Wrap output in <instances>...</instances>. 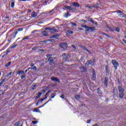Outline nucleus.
I'll use <instances>...</instances> for the list:
<instances>
[{
    "mask_svg": "<svg viewBox=\"0 0 126 126\" xmlns=\"http://www.w3.org/2000/svg\"><path fill=\"white\" fill-rule=\"evenodd\" d=\"M81 27H83L84 28H85V29H86L85 30V32H88L89 31H95V30H96V29H95V28L94 27H88L87 26V25H83L82 24L81 25Z\"/></svg>",
    "mask_w": 126,
    "mask_h": 126,
    "instance_id": "nucleus-1",
    "label": "nucleus"
},
{
    "mask_svg": "<svg viewBox=\"0 0 126 126\" xmlns=\"http://www.w3.org/2000/svg\"><path fill=\"white\" fill-rule=\"evenodd\" d=\"M111 63H112L115 69H118V67H119L120 65L119 64V62H118L117 60H113L111 61Z\"/></svg>",
    "mask_w": 126,
    "mask_h": 126,
    "instance_id": "nucleus-2",
    "label": "nucleus"
},
{
    "mask_svg": "<svg viewBox=\"0 0 126 126\" xmlns=\"http://www.w3.org/2000/svg\"><path fill=\"white\" fill-rule=\"evenodd\" d=\"M59 46L61 49H63L64 50H65V49H66V48H67V43L62 42V43H59Z\"/></svg>",
    "mask_w": 126,
    "mask_h": 126,
    "instance_id": "nucleus-3",
    "label": "nucleus"
},
{
    "mask_svg": "<svg viewBox=\"0 0 126 126\" xmlns=\"http://www.w3.org/2000/svg\"><path fill=\"white\" fill-rule=\"evenodd\" d=\"M93 63V62L92 61V60H89V61H87V62L85 64V66L86 67H89V64H91V65H92Z\"/></svg>",
    "mask_w": 126,
    "mask_h": 126,
    "instance_id": "nucleus-4",
    "label": "nucleus"
},
{
    "mask_svg": "<svg viewBox=\"0 0 126 126\" xmlns=\"http://www.w3.org/2000/svg\"><path fill=\"white\" fill-rule=\"evenodd\" d=\"M56 59V57L49 58L48 59V62H49V63H50V64H52V63H55V60Z\"/></svg>",
    "mask_w": 126,
    "mask_h": 126,
    "instance_id": "nucleus-5",
    "label": "nucleus"
},
{
    "mask_svg": "<svg viewBox=\"0 0 126 126\" xmlns=\"http://www.w3.org/2000/svg\"><path fill=\"white\" fill-rule=\"evenodd\" d=\"M86 19H87L88 21H90V22H91L93 24H95V22L93 20L92 18L90 17H86Z\"/></svg>",
    "mask_w": 126,
    "mask_h": 126,
    "instance_id": "nucleus-6",
    "label": "nucleus"
},
{
    "mask_svg": "<svg viewBox=\"0 0 126 126\" xmlns=\"http://www.w3.org/2000/svg\"><path fill=\"white\" fill-rule=\"evenodd\" d=\"M116 12H117L119 16H120V17H121L122 18H124V15H123V11H121V10H117L116 11Z\"/></svg>",
    "mask_w": 126,
    "mask_h": 126,
    "instance_id": "nucleus-7",
    "label": "nucleus"
},
{
    "mask_svg": "<svg viewBox=\"0 0 126 126\" xmlns=\"http://www.w3.org/2000/svg\"><path fill=\"white\" fill-rule=\"evenodd\" d=\"M79 69H80V70H81V71L84 72H86V71H87V69L83 65L79 67Z\"/></svg>",
    "mask_w": 126,
    "mask_h": 126,
    "instance_id": "nucleus-8",
    "label": "nucleus"
},
{
    "mask_svg": "<svg viewBox=\"0 0 126 126\" xmlns=\"http://www.w3.org/2000/svg\"><path fill=\"white\" fill-rule=\"evenodd\" d=\"M51 80L52 81H56V82H61V81H60V79L57 78V77H53L51 78Z\"/></svg>",
    "mask_w": 126,
    "mask_h": 126,
    "instance_id": "nucleus-9",
    "label": "nucleus"
},
{
    "mask_svg": "<svg viewBox=\"0 0 126 126\" xmlns=\"http://www.w3.org/2000/svg\"><path fill=\"white\" fill-rule=\"evenodd\" d=\"M30 37H31V35H28V36H25L24 38H23L22 39V40H21L20 42H25V40H28V39H29L30 38Z\"/></svg>",
    "mask_w": 126,
    "mask_h": 126,
    "instance_id": "nucleus-10",
    "label": "nucleus"
},
{
    "mask_svg": "<svg viewBox=\"0 0 126 126\" xmlns=\"http://www.w3.org/2000/svg\"><path fill=\"white\" fill-rule=\"evenodd\" d=\"M71 4L72 6H75V7H79L80 6V4H79V3L75 2H72Z\"/></svg>",
    "mask_w": 126,
    "mask_h": 126,
    "instance_id": "nucleus-11",
    "label": "nucleus"
},
{
    "mask_svg": "<svg viewBox=\"0 0 126 126\" xmlns=\"http://www.w3.org/2000/svg\"><path fill=\"white\" fill-rule=\"evenodd\" d=\"M109 81V79L107 77H105L104 78V85H105L106 87H108V82Z\"/></svg>",
    "mask_w": 126,
    "mask_h": 126,
    "instance_id": "nucleus-12",
    "label": "nucleus"
},
{
    "mask_svg": "<svg viewBox=\"0 0 126 126\" xmlns=\"http://www.w3.org/2000/svg\"><path fill=\"white\" fill-rule=\"evenodd\" d=\"M105 72L106 75L108 76L109 75V65L105 66Z\"/></svg>",
    "mask_w": 126,
    "mask_h": 126,
    "instance_id": "nucleus-13",
    "label": "nucleus"
},
{
    "mask_svg": "<svg viewBox=\"0 0 126 126\" xmlns=\"http://www.w3.org/2000/svg\"><path fill=\"white\" fill-rule=\"evenodd\" d=\"M124 96H125V92H121L119 93L120 98H121V99H123Z\"/></svg>",
    "mask_w": 126,
    "mask_h": 126,
    "instance_id": "nucleus-14",
    "label": "nucleus"
},
{
    "mask_svg": "<svg viewBox=\"0 0 126 126\" xmlns=\"http://www.w3.org/2000/svg\"><path fill=\"white\" fill-rule=\"evenodd\" d=\"M118 91L120 92H125V89L122 86H118Z\"/></svg>",
    "mask_w": 126,
    "mask_h": 126,
    "instance_id": "nucleus-15",
    "label": "nucleus"
},
{
    "mask_svg": "<svg viewBox=\"0 0 126 126\" xmlns=\"http://www.w3.org/2000/svg\"><path fill=\"white\" fill-rule=\"evenodd\" d=\"M18 33V32H14L12 34H11V37L14 39V38H15L16 37V35H17V33Z\"/></svg>",
    "mask_w": 126,
    "mask_h": 126,
    "instance_id": "nucleus-16",
    "label": "nucleus"
},
{
    "mask_svg": "<svg viewBox=\"0 0 126 126\" xmlns=\"http://www.w3.org/2000/svg\"><path fill=\"white\" fill-rule=\"evenodd\" d=\"M112 29L113 30V32L114 31H116V32H120V28H118V27H114V28H112Z\"/></svg>",
    "mask_w": 126,
    "mask_h": 126,
    "instance_id": "nucleus-17",
    "label": "nucleus"
},
{
    "mask_svg": "<svg viewBox=\"0 0 126 126\" xmlns=\"http://www.w3.org/2000/svg\"><path fill=\"white\" fill-rule=\"evenodd\" d=\"M65 8H67V9H68L69 10H72L73 11H74V8L71 7V6H68L67 5L65 6Z\"/></svg>",
    "mask_w": 126,
    "mask_h": 126,
    "instance_id": "nucleus-18",
    "label": "nucleus"
},
{
    "mask_svg": "<svg viewBox=\"0 0 126 126\" xmlns=\"http://www.w3.org/2000/svg\"><path fill=\"white\" fill-rule=\"evenodd\" d=\"M37 14H38L36 12L33 11L32 13V17H36Z\"/></svg>",
    "mask_w": 126,
    "mask_h": 126,
    "instance_id": "nucleus-19",
    "label": "nucleus"
},
{
    "mask_svg": "<svg viewBox=\"0 0 126 126\" xmlns=\"http://www.w3.org/2000/svg\"><path fill=\"white\" fill-rule=\"evenodd\" d=\"M42 95V93L41 92H38V95H37L35 97V100H37V99H39L41 97V95Z\"/></svg>",
    "mask_w": 126,
    "mask_h": 126,
    "instance_id": "nucleus-20",
    "label": "nucleus"
},
{
    "mask_svg": "<svg viewBox=\"0 0 126 126\" xmlns=\"http://www.w3.org/2000/svg\"><path fill=\"white\" fill-rule=\"evenodd\" d=\"M97 91L98 94H99V95H102V91L101 90V89H100V88H97Z\"/></svg>",
    "mask_w": 126,
    "mask_h": 126,
    "instance_id": "nucleus-21",
    "label": "nucleus"
},
{
    "mask_svg": "<svg viewBox=\"0 0 126 126\" xmlns=\"http://www.w3.org/2000/svg\"><path fill=\"white\" fill-rule=\"evenodd\" d=\"M42 35H43V36H48V32H46V31H42Z\"/></svg>",
    "mask_w": 126,
    "mask_h": 126,
    "instance_id": "nucleus-22",
    "label": "nucleus"
},
{
    "mask_svg": "<svg viewBox=\"0 0 126 126\" xmlns=\"http://www.w3.org/2000/svg\"><path fill=\"white\" fill-rule=\"evenodd\" d=\"M17 74H24V71L20 70L17 72Z\"/></svg>",
    "mask_w": 126,
    "mask_h": 126,
    "instance_id": "nucleus-23",
    "label": "nucleus"
},
{
    "mask_svg": "<svg viewBox=\"0 0 126 126\" xmlns=\"http://www.w3.org/2000/svg\"><path fill=\"white\" fill-rule=\"evenodd\" d=\"M86 7H87L90 9H93V6L90 5V4H87V5H86Z\"/></svg>",
    "mask_w": 126,
    "mask_h": 126,
    "instance_id": "nucleus-24",
    "label": "nucleus"
},
{
    "mask_svg": "<svg viewBox=\"0 0 126 126\" xmlns=\"http://www.w3.org/2000/svg\"><path fill=\"white\" fill-rule=\"evenodd\" d=\"M23 75L21 76V79H24V78H26V75H25V73L24 72V74H22Z\"/></svg>",
    "mask_w": 126,
    "mask_h": 126,
    "instance_id": "nucleus-25",
    "label": "nucleus"
},
{
    "mask_svg": "<svg viewBox=\"0 0 126 126\" xmlns=\"http://www.w3.org/2000/svg\"><path fill=\"white\" fill-rule=\"evenodd\" d=\"M46 57L48 59H52V57H53V54H47L46 55Z\"/></svg>",
    "mask_w": 126,
    "mask_h": 126,
    "instance_id": "nucleus-26",
    "label": "nucleus"
},
{
    "mask_svg": "<svg viewBox=\"0 0 126 126\" xmlns=\"http://www.w3.org/2000/svg\"><path fill=\"white\" fill-rule=\"evenodd\" d=\"M3 55L2 56V59H4V58H6L7 57V55L5 53H3Z\"/></svg>",
    "mask_w": 126,
    "mask_h": 126,
    "instance_id": "nucleus-27",
    "label": "nucleus"
},
{
    "mask_svg": "<svg viewBox=\"0 0 126 126\" xmlns=\"http://www.w3.org/2000/svg\"><path fill=\"white\" fill-rule=\"evenodd\" d=\"M33 112H35L36 113H40V110H39V108H35L33 110Z\"/></svg>",
    "mask_w": 126,
    "mask_h": 126,
    "instance_id": "nucleus-28",
    "label": "nucleus"
},
{
    "mask_svg": "<svg viewBox=\"0 0 126 126\" xmlns=\"http://www.w3.org/2000/svg\"><path fill=\"white\" fill-rule=\"evenodd\" d=\"M4 81H5V79H3L1 82L0 83V86H1L3 83H4Z\"/></svg>",
    "mask_w": 126,
    "mask_h": 126,
    "instance_id": "nucleus-29",
    "label": "nucleus"
},
{
    "mask_svg": "<svg viewBox=\"0 0 126 126\" xmlns=\"http://www.w3.org/2000/svg\"><path fill=\"white\" fill-rule=\"evenodd\" d=\"M80 97H81L80 94H78L74 96V97L75 98V99H80Z\"/></svg>",
    "mask_w": 126,
    "mask_h": 126,
    "instance_id": "nucleus-30",
    "label": "nucleus"
},
{
    "mask_svg": "<svg viewBox=\"0 0 126 126\" xmlns=\"http://www.w3.org/2000/svg\"><path fill=\"white\" fill-rule=\"evenodd\" d=\"M57 94H56V93H52L51 94V98L52 99H54V98H55V96Z\"/></svg>",
    "mask_w": 126,
    "mask_h": 126,
    "instance_id": "nucleus-31",
    "label": "nucleus"
},
{
    "mask_svg": "<svg viewBox=\"0 0 126 126\" xmlns=\"http://www.w3.org/2000/svg\"><path fill=\"white\" fill-rule=\"evenodd\" d=\"M53 29H52V28L51 27H46L45 28V30H49L50 31H52V30H53Z\"/></svg>",
    "mask_w": 126,
    "mask_h": 126,
    "instance_id": "nucleus-32",
    "label": "nucleus"
},
{
    "mask_svg": "<svg viewBox=\"0 0 126 126\" xmlns=\"http://www.w3.org/2000/svg\"><path fill=\"white\" fill-rule=\"evenodd\" d=\"M50 91H49L45 94V97L44 98H43L44 100H46V99H47V98H48V97L47 96V95H48V94H49V93H50Z\"/></svg>",
    "mask_w": 126,
    "mask_h": 126,
    "instance_id": "nucleus-33",
    "label": "nucleus"
},
{
    "mask_svg": "<svg viewBox=\"0 0 126 126\" xmlns=\"http://www.w3.org/2000/svg\"><path fill=\"white\" fill-rule=\"evenodd\" d=\"M20 125V121H18L17 122L14 124L15 126H18Z\"/></svg>",
    "mask_w": 126,
    "mask_h": 126,
    "instance_id": "nucleus-34",
    "label": "nucleus"
},
{
    "mask_svg": "<svg viewBox=\"0 0 126 126\" xmlns=\"http://www.w3.org/2000/svg\"><path fill=\"white\" fill-rule=\"evenodd\" d=\"M52 29H53V30H52V31H54V32H56V33L58 32H59V31L57 30H56V29H55V27L52 28Z\"/></svg>",
    "mask_w": 126,
    "mask_h": 126,
    "instance_id": "nucleus-35",
    "label": "nucleus"
},
{
    "mask_svg": "<svg viewBox=\"0 0 126 126\" xmlns=\"http://www.w3.org/2000/svg\"><path fill=\"white\" fill-rule=\"evenodd\" d=\"M66 32L68 33L69 34H73V31L68 30V31H66Z\"/></svg>",
    "mask_w": 126,
    "mask_h": 126,
    "instance_id": "nucleus-36",
    "label": "nucleus"
},
{
    "mask_svg": "<svg viewBox=\"0 0 126 126\" xmlns=\"http://www.w3.org/2000/svg\"><path fill=\"white\" fill-rule=\"evenodd\" d=\"M63 60H65L66 62H68V58L67 57V56H65V57H63Z\"/></svg>",
    "mask_w": 126,
    "mask_h": 126,
    "instance_id": "nucleus-37",
    "label": "nucleus"
},
{
    "mask_svg": "<svg viewBox=\"0 0 126 126\" xmlns=\"http://www.w3.org/2000/svg\"><path fill=\"white\" fill-rule=\"evenodd\" d=\"M107 28H108V29H109V30L110 31H111V32H114V30H113V28H112L108 26H107Z\"/></svg>",
    "mask_w": 126,
    "mask_h": 126,
    "instance_id": "nucleus-38",
    "label": "nucleus"
},
{
    "mask_svg": "<svg viewBox=\"0 0 126 126\" xmlns=\"http://www.w3.org/2000/svg\"><path fill=\"white\" fill-rule=\"evenodd\" d=\"M14 5H15V3L14 1L12 2L11 3V7H12V8H13V7H14Z\"/></svg>",
    "mask_w": 126,
    "mask_h": 126,
    "instance_id": "nucleus-39",
    "label": "nucleus"
},
{
    "mask_svg": "<svg viewBox=\"0 0 126 126\" xmlns=\"http://www.w3.org/2000/svg\"><path fill=\"white\" fill-rule=\"evenodd\" d=\"M10 64H11V62H8V63H7L5 64L6 67H7V66H9V65H10Z\"/></svg>",
    "mask_w": 126,
    "mask_h": 126,
    "instance_id": "nucleus-40",
    "label": "nucleus"
},
{
    "mask_svg": "<svg viewBox=\"0 0 126 126\" xmlns=\"http://www.w3.org/2000/svg\"><path fill=\"white\" fill-rule=\"evenodd\" d=\"M79 47H81L82 48V49H83V50H85V51L86 50V48L85 47V46H82V45H79Z\"/></svg>",
    "mask_w": 126,
    "mask_h": 126,
    "instance_id": "nucleus-41",
    "label": "nucleus"
},
{
    "mask_svg": "<svg viewBox=\"0 0 126 126\" xmlns=\"http://www.w3.org/2000/svg\"><path fill=\"white\" fill-rule=\"evenodd\" d=\"M17 46V44H14L13 45L11 46V49H14V48H15V47H16Z\"/></svg>",
    "mask_w": 126,
    "mask_h": 126,
    "instance_id": "nucleus-42",
    "label": "nucleus"
},
{
    "mask_svg": "<svg viewBox=\"0 0 126 126\" xmlns=\"http://www.w3.org/2000/svg\"><path fill=\"white\" fill-rule=\"evenodd\" d=\"M102 35H103L104 36H106L107 37H109V35L108 34L105 33V32H101Z\"/></svg>",
    "mask_w": 126,
    "mask_h": 126,
    "instance_id": "nucleus-43",
    "label": "nucleus"
},
{
    "mask_svg": "<svg viewBox=\"0 0 126 126\" xmlns=\"http://www.w3.org/2000/svg\"><path fill=\"white\" fill-rule=\"evenodd\" d=\"M7 55L8 54H9V53H10V50H9V49H7V50L5 52H4Z\"/></svg>",
    "mask_w": 126,
    "mask_h": 126,
    "instance_id": "nucleus-44",
    "label": "nucleus"
},
{
    "mask_svg": "<svg viewBox=\"0 0 126 126\" xmlns=\"http://www.w3.org/2000/svg\"><path fill=\"white\" fill-rule=\"evenodd\" d=\"M93 78H96V74H95V72L93 71Z\"/></svg>",
    "mask_w": 126,
    "mask_h": 126,
    "instance_id": "nucleus-45",
    "label": "nucleus"
},
{
    "mask_svg": "<svg viewBox=\"0 0 126 126\" xmlns=\"http://www.w3.org/2000/svg\"><path fill=\"white\" fill-rule=\"evenodd\" d=\"M50 101H52V98H50L47 102H46L44 103V105H46L47 104H48V103H49V102H50Z\"/></svg>",
    "mask_w": 126,
    "mask_h": 126,
    "instance_id": "nucleus-46",
    "label": "nucleus"
},
{
    "mask_svg": "<svg viewBox=\"0 0 126 126\" xmlns=\"http://www.w3.org/2000/svg\"><path fill=\"white\" fill-rule=\"evenodd\" d=\"M36 85H34L32 86V90H35L36 89Z\"/></svg>",
    "mask_w": 126,
    "mask_h": 126,
    "instance_id": "nucleus-47",
    "label": "nucleus"
},
{
    "mask_svg": "<svg viewBox=\"0 0 126 126\" xmlns=\"http://www.w3.org/2000/svg\"><path fill=\"white\" fill-rule=\"evenodd\" d=\"M68 14H69V13H68V12H67V13H66L64 15L65 17H68Z\"/></svg>",
    "mask_w": 126,
    "mask_h": 126,
    "instance_id": "nucleus-48",
    "label": "nucleus"
},
{
    "mask_svg": "<svg viewBox=\"0 0 126 126\" xmlns=\"http://www.w3.org/2000/svg\"><path fill=\"white\" fill-rule=\"evenodd\" d=\"M93 7H94V8H99V7L97 5H94Z\"/></svg>",
    "mask_w": 126,
    "mask_h": 126,
    "instance_id": "nucleus-49",
    "label": "nucleus"
},
{
    "mask_svg": "<svg viewBox=\"0 0 126 126\" xmlns=\"http://www.w3.org/2000/svg\"><path fill=\"white\" fill-rule=\"evenodd\" d=\"M71 47H72V49H74V50H76V47H75V45H72Z\"/></svg>",
    "mask_w": 126,
    "mask_h": 126,
    "instance_id": "nucleus-50",
    "label": "nucleus"
},
{
    "mask_svg": "<svg viewBox=\"0 0 126 126\" xmlns=\"http://www.w3.org/2000/svg\"><path fill=\"white\" fill-rule=\"evenodd\" d=\"M32 123L33 124V125H36V124H38V121H32Z\"/></svg>",
    "mask_w": 126,
    "mask_h": 126,
    "instance_id": "nucleus-51",
    "label": "nucleus"
},
{
    "mask_svg": "<svg viewBox=\"0 0 126 126\" xmlns=\"http://www.w3.org/2000/svg\"><path fill=\"white\" fill-rule=\"evenodd\" d=\"M11 74H12V72H10V73H8L7 74V77H8V76H10Z\"/></svg>",
    "mask_w": 126,
    "mask_h": 126,
    "instance_id": "nucleus-52",
    "label": "nucleus"
},
{
    "mask_svg": "<svg viewBox=\"0 0 126 126\" xmlns=\"http://www.w3.org/2000/svg\"><path fill=\"white\" fill-rule=\"evenodd\" d=\"M16 31H17V32H18V31H23V29L20 28V29H18Z\"/></svg>",
    "mask_w": 126,
    "mask_h": 126,
    "instance_id": "nucleus-53",
    "label": "nucleus"
},
{
    "mask_svg": "<svg viewBox=\"0 0 126 126\" xmlns=\"http://www.w3.org/2000/svg\"><path fill=\"white\" fill-rule=\"evenodd\" d=\"M81 21H82V22H85V23H87V21H86L84 19L81 20Z\"/></svg>",
    "mask_w": 126,
    "mask_h": 126,
    "instance_id": "nucleus-54",
    "label": "nucleus"
},
{
    "mask_svg": "<svg viewBox=\"0 0 126 126\" xmlns=\"http://www.w3.org/2000/svg\"><path fill=\"white\" fill-rule=\"evenodd\" d=\"M48 41H49V42H51V40L50 39H49V40H44L43 42V43H46Z\"/></svg>",
    "mask_w": 126,
    "mask_h": 126,
    "instance_id": "nucleus-55",
    "label": "nucleus"
},
{
    "mask_svg": "<svg viewBox=\"0 0 126 126\" xmlns=\"http://www.w3.org/2000/svg\"><path fill=\"white\" fill-rule=\"evenodd\" d=\"M50 38H51V39H55V38H56V36H55V35H52V36H50Z\"/></svg>",
    "mask_w": 126,
    "mask_h": 126,
    "instance_id": "nucleus-56",
    "label": "nucleus"
},
{
    "mask_svg": "<svg viewBox=\"0 0 126 126\" xmlns=\"http://www.w3.org/2000/svg\"><path fill=\"white\" fill-rule=\"evenodd\" d=\"M62 57H63V58L66 57V54L65 53H63L62 54Z\"/></svg>",
    "mask_w": 126,
    "mask_h": 126,
    "instance_id": "nucleus-57",
    "label": "nucleus"
},
{
    "mask_svg": "<svg viewBox=\"0 0 126 126\" xmlns=\"http://www.w3.org/2000/svg\"><path fill=\"white\" fill-rule=\"evenodd\" d=\"M32 69L33 70H36L37 69V67H36V66H34L32 67Z\"/></svg>",
    "mask_w": 126,
    "mask_h": 126,
    "instance_id": "nucleus-58",
    "label": "nucleus"
},
{
    "mask_svg": "<svg viewBox=\"0 0 126 126\" xmlns=\"http://www.w3.org/2000/svg\"><path fill=\"white\" fill-rule=\"evenodd\" d=\"M65 95L64 94L62 95L60 97H61L62 99H64Z\"/></svg>",
    "mask_w": 126,
    "mask_h": 126,
    "instance_id": "nucleus-59",
    "label": "nucleus"
},
{
    "mask_svg": "<svg viewBox=\"0 0 126 126\" xmlns=\"http://www.w3.org/2000/svg\"><path fill=\"white\" fill-rule=\"evenodd\" d=\"M45 105H46V104H44L43 105L40 106L39 107H38V109H40V108H42V107H44V106H45Z\"/></svg>",
    "mask_w": 126,
    "mask_h": 126,
    "instance_id": "nucleus-60",
    "label": "nucleus"
},
{
    "mask_svg": "<svg viewBox=\"0 0 126 126\" xmlns=\"http://www.w3.org/2000/svg\"><path fill=\"white\" fill-rule=\"evenodd\" d=\"M38 52H45V50L43 49H39Z\"/></svg>",
    "mask_w": 126,
    "mask_h": 126,
    "instance_id": "nucleus-61",
    "label": "nucleus"
},
{
    "mask_svg": "<svg viewBox=\"0 0 126 126\" xmlns=\"http://www.w3.org/2000/svg\"><path fill=\"white\" fill-rule=\"evenodd\" d=\"M91 122V120H88L87 122V123L88 124H90Z\"/></svg>",
    "mask_w": 126,
    "mask_h": 126,
    "instance_id": "nucleus-62",
    "label": "nucleus"
},
{
    "mask_svg": "<svg viewBox=\"0 0 126 126\" xmlns=\"http://www.w3.org/2000/svg\"><path fill=\"white\" fill-rule=\"evenodd\" d=\"M72 25H73V26H76L77 25L76 23H72Z\"/></svg>",
    "mask_w": 126,
    "mask_h": 126,
    "instance_id": "nucleus-63",
    "label": "nucleus"
},
{
    "mask_svg": "<svg viewBox=\"0 0 126 126\" xmlns=\"http://www.w3.org/2000/svg\"><path fill=\"white\" fill-rule=\"evenodd\" d=\"M123 42H124V43H125V44H126V40L125 39H122Z\"/></svg>",
    "mask_w": 126,
    "mask_h": 126,
    "instance_id": "nucleus-64",
    "label": "nucleus"
}]
</instances>
